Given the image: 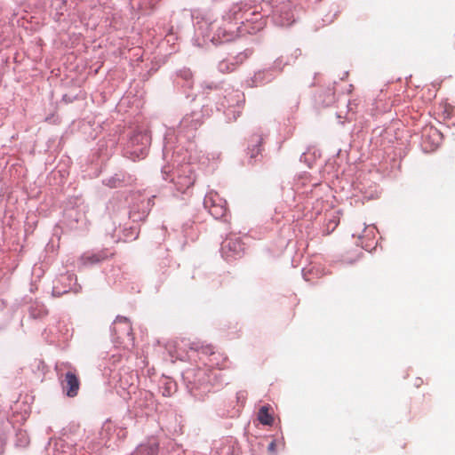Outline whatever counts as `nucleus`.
<instances>
[{
    "label": "nucleus",
    "instance_id": "9d476101",
    "mask_svg": "<svg viewBox=\"0 0 455 455\" xmlns=\"http://www.w3.org/2000/svg\"><path fill=\"white\" fill-rule=\"evenodd\" d=\"M267 450L270 453H273L275 454V450H276V443H275V441H272L269 444H268V447H267Z\"/></svg>",
    "mask_w": 455,
    "mask_h": 455
},
{
    "label": "nucleus",
    "instance_id": "1a4fd4ad",
    "mask_svg": "<svg viewBox=\"0 0 455 455\" xmlns=\"http://www.w3.org/2000/svg\"><path fill=\"white\" fill-rule=\"evenodd\" d=\"M235 68V64L233 63H228V61H221L220 64H219V69L222 72V73H229V72H232L234 71Z\"/></svg>",
    "mask_w": 455,
    "mask_h": 455
},
{
    "label": "nucleus",
    "instance_id": "f03ea898",
    "mask_svg": "<svg viewBox=\"0 0 455 455\" xmlns=\"http://www.w3.org/2000/svg\"><path fill=\"white\" fill-rule=\"evenodd\" d=\"M195 181L196 177L190 165L183 166L174 178L175 186L180 192H185L187 189L191 188Z\"/></svg>",
    "mask_w": 455,
    "mask_h": 455
},
{
    "label": "nucleus",
    "instance_id": "9b49d317",
    "mask_svg": "<svg viewBox=\"0 0 455 455\" xmlns=\"http://www.w3.org/2000/svg\"><path fill=\"white\" fill-rule=\"evenodd\" d=\"M448 44H449V46L451 49L455 50V35H453L452 36H451L449 38V43Z\"/></svg>",
    "mask_w": 455,
    "mask_h": 455
},
{
    "label": "nucleus",
    "instance_id": "dca6fc26",
    "mask_svg": "<svg viewBox=\"0 0 455 455\" xmlns=\"http://www.w3.org/2000/svg\"><path fill=\"white\" fill-rule=\"evenodd\" d=\"M421 383H422V380L420 379H419L418 381H416L415 386L419 387Z\"/></svg>",
    "mask_w": 455,
    "mask_h": 455
},
{
    "label": "nucleus",
    "instance_id": "0eeeda50",
    "mask_svg": "<svg viewBox=\"0 0 455 455\" xmlns=\"http://www.w3.org/2000/svg\"><path fill=\"white\" fill-rule=\"evenodd\" d=\"M119 325H124V329L126 333L129 335L132 331V326L129 321L124 317H117L113 324V330L115 332L118 331Z\"/></svg>",
    "mask_w": 455,
    "mask_h": 455
},
{
    "label": "nucleus",
    "instance_id": "423d86ee",
    "mask_svg": "<svg viewBox=\"0 0 455 455\" xmlns=\"http://www.w3.org/2000/svg\"><path fill=\"white\" fill-rule=\"evenodd\" d=\"M107 258L106 254L101 253H96L92 255H84L82 258V261L84 265H91V264H96L102 260H104Z\"/></svg>",
    "mask_w": 455,
    "mask_h": 455
},
{
    "label": "nucleus",
    "instance_id": "f3484780",
    "mask_svg": "<svg viewBox=\"0 0 455 455\" xmlns=\"http://www.w3.org/2000/svg\"><path fill=\"white\" fill-rule=\"evenodd\" d=\"M231 241L228 242V245L230 247Z\"/></svg>",
    "mask_w": 455,
    "mask_h": 455
},
{
    "label": "nucleus",
    "instance_id": "ddd939ff",
    "mask_svg": "<svg viewBox=\"0 0 455 455\" xmlns=\"http://www.w3.org/2000/svg\"><path fill=\"white\" fill-rule=\"evenodd\" d=\"M449 108H450V107H445L444 108V113L443 114L446 115L444 116V118H448L449 117V115H450Z\"/></svg>",
    "mask_w": 455,
    "mask_h": 455
},
{
    "label": "nucleus",
    "instance_id": "f8f14e48",
    "mask_svg": "<svg viewBox=\"0 0 455 455\" xmlns=\"http://www.w3.org/2000/svg\"><path fill=\"white\" fill-rule=\"evenodd\" d=\"M428 135L429 136H438V132L436 129H434L431 127L428 129Z\"/></svg>",
    "mask_w": 455,
    "mask_h": 455
},
{
    "label": "nucleus",
    "instance_id": "6e6552de",
    "mask_svg": "<svg viewBox=\"0 0 455 455\" xmlns=\"http://www.w3.org/2000/svg\"><path fill=\"white\" fill-rule=\"evenodd\" d=\"M339 216L338 212L331 214L326 222L327 233L330 234V233L333 232L336 229V228L339 226Z\"/></svg>",
    "mask_w": 455,
    "mask_h": 455
},
{
    "label": "nucleus",
    "instance_id": "4468645a",
    "mask_svg": "<svg viewBox=\"0 0 455 455\" xmlns=\"http://www.w3.org/2000/svg\"><path fill=\"white\" fill-rule=\"evenodd\" d=\"M211 356L212 357V358H211V361H212L213 359H217V357H219L220 355H217L214 352H211Z\"/></svg>",
    "mask_w": 455,
    "mask_h": 455
},
{
    "label": "nucleus",
    "instance_id": "7ed1b4c3",
    "mask_svg": "<svg viewBox=\"0 0 455 455\" xmlns=\"http://www.w3.org/2000/svg\"><path fill=\"white\" fill-rule=\"evenodd\" d=\"M62 386L66 390L68 396L75 397L78 394L80 382L77 376L74 372L68 371L65 375V379Z\"/></svg>",
    "mask_w": 455,
    "mask_h": 455
},
{
    "label": "nucleus",
    "instance_id": "f257e3e1",
    "mask_svg": "<svg viewBox=\"0 0 455 455\" xmlns=\"http://www.w3.org/2000/svg\"><path fill=\"white\" fill-rule=\"evenodd\" d=\"M204 204L209 213L215 219H221L228 212L227 202L217 193H209L204 198Z\"/></svg>",
    "mask_w": 455,
    "mask_h": 455
},
{
    "label": "nucleus",
    "instance_id": "39448f33",
    "mask_svg": "<svg viewBox=\"0 0 455 455\" xmlns=\"http://www.w3.org/2000/svg\"><path fill=\"white\" fill-rule=\"evenodd\" d=\"M259 421L266 426H271L274 423V419L269 413V409L267 406H262L258 413Z\"/></svg>",
    "mask_w": 455,
    "mask_h": 455
},
{
    "label": "nucleus",
    "instance_id": "2eb2a0df",
    "mask_svg": "<svg viewBox=\"0 0 455 455\" xmlns=\"http://www.w3.org/2000/svg\"><path fill=\"white\" fill-rule=\"evenodd\" d=\"M259 153V148L253 149L251 152V157H254Z\"/></svg>",
    "mask_w": 455,
    "mask_h": 455
},
{
    "label": "nucleus",
    "instance_id": "20e7f679",
    "mask_svg": "<svg viewBox=\"0 0 455 455\" xmlns=\"http://www.w3.org/2000/svg\"><path fill=\"white\" fill-rule=\"evenodd\" d=\"M158 443L156 441H148L147 443L140 444L137 450L136 454L139 455H157Z\"/></svg>",
    "mask_w": 455,
    "mask_h": 455
}]
</instances>
